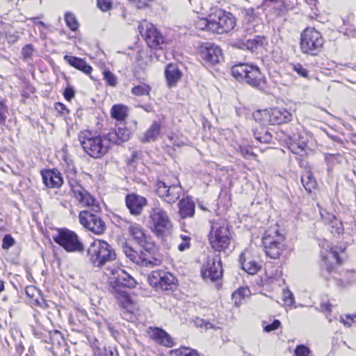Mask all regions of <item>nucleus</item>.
Listing matches in <instances>:
<instances>
[{"label":"nucleus","instance_id":"52","mask_svg":"<svg viewBox=\"0 0 356 356\" xmlns=\"http://www.w3.org/2000/svg\"><path fill=\"white\" fill-rule=\"evenodd\" d=\"M137 8H144L151 0H129Z\"/></svg>","mask_w":356,"mask_h":356},{"label":"nucleus","instance_id":"27","mask_svg":"<svg viewBox=\"0 0 356 356\" xmlns=\"http://www.w3.org/2000/svg\"><path fill=\"white\" fill-rule=\"evenodd\" d=\"M178 207L179 215L182 218H191L195 214V204L189 197L181 199L178 203Z\"/></svg>","mask_w":356,"mask_h":356},{"label":"nucleus","instance_id":"56","mask_svg":"<svg viewBox=\"0 0 356 356\" xmlns=\"http://www.w3.org/2000/svg\"><path fill=\"white\" fill-rule=\"evenodd\" d=\"M190 247H191V243L184 242L183 241H181V242L178 244L177 248L179 251L184 252L186 250L189 249Z\"/></svg>","mask_w":356,"mask_h":356},{"label":"nucleus","instance_id":"58","mask_svg":"<svg viewBox=\"0 0 356 356\" xmlns=\"http://www.w3.org/2000/svg\"><path fill=\"white\" fill-rule=\"evenodd\" d=\"M241 154L245 159H250L252 156H254V154L248 149H242Z\"/></svg>","mask_w":356,"mask_h":356},{"label":"nucleus","instance_id":"40","mask_svg":"<svg viewBox=\"0 0 356 356\" xmlns=\"http://www.w3.org/2000/svg\"><path fill=\"white\" fill-rule=\"evenodd\" d=\"M196 29L202 31H211V14L209 18H199L195 22Z\"/></svg>","mask_w":356,"mask_h":356},{"label":"nucleus","instance_id":"44","mask_svg":"<svg viewBox=\"0 0 356 356\" xmlns=\"http://www.w3.org/2000/svg\"><path fill=\"white\" fill-rule=\"evenodd\" d=\"M35 53L33 46L31 44H26L22 49V55L26 60H32Z\"/></svg>","mask_w":356,"mask_h":356},{"label":"nucleus","instance_id":"46","mask_svg":"<svg viewBox=\"0 0 356 356\" xmlns=\"http://www.w3.org/2000/svg\"><path fill=\"white\" fill-rule=\"evenodd\" d=\"M311 351L309 348L305 345H298L294 350L295 356H309Z\"/></svg>","mask_w":356,"mask_h":356},{"label":"nucleus","instance_id":"25","mask_svg":"<svg viewBox=\"0 0 356 356\" xmlns=\"http://www.w3.org/2000/svg\"><path fill=\"white\" fill-rule=\"evenodd\" d=\"M149 334L152 339L162 346L172 347L174 345V341L171 337L160 328L149 327Z\"/></svg>","mask_w":356,"mask_h":356},{"label":"nucleus","instance_id":"10","mask_svg":"<svg viewBox=\"0 0 356 356\" xmlns=\"http://www.w3.org/2000/svg\"><path fill=\"white\" fill-rule=\"evenodd\" d=\"M283 241L284 236L278 232L277 227L266 231L263 237L266 254L270 258H277L281 253Z\"/></svg>","mask_w":356,"mask_h":356},{"label":"nucleus","instance_id":"8","mask_svg":"<svg viewBox=\"0 0 356 356\" xmlns=\"http://www.w3.org/2000/svg\"><path fill=\"white\" fill-rule=\"evenodd\" d=\"M53 239L67 252H81L84 250L83 245L77 234L70 229H60L53 236Z\"/></svg>","mask_w":356,"mask_h":356},{"label":"nucleus","instance_id":"62","mask_svg":"<svg viewBox=\"0 0 356 356\" xmlns=\"http://www.w3.org/2000/svg\"><path fill=\"white\" fill-rule=\"evenodd\" d=\"M26 88H27V90L29 93H33L35 92V88L33 86H32L31 85H27Z\"/></svg>","mask_w":356,"mask_h":356},{"label":"nucleus","instance_id":"24","mask_svg":"<svg viewBox=\"0 0 356 356\" xmlns=\"http://www.w3.org/2000/svg\"><path fill=\"white\" fill-rule=\"evenodd\" d=\"M125 202L131 214L134 216L140 215L147 204L146 198L135 193L127 195Z\"/></svg>","mask_w":356,"mask_h":356},{"label":"nucleus","instance_id":"50","mask_svg":"<svg viewBox=\"0 0 356 356\" xmlns=\"http://www.w3.org/2000/svg\"><path fill=\"white\" fill-rule=\"evenodd\" d=\"M293 70L296 72L300 76L304 78L308 77V71L302 67L300 63L293 65Z\"/></svg>","mask_w":356,"mask_h":356},{"label":"nucleus","instance_id":"36","mask_svg":"<svg viewBox=\"0 0 356 356\" xmlns=\"http://www.w3.org/2000/svg\"><path fill=\"white\" fill-rule=\"evenodd\" d=\"M240 263L242 268L250 275L255 274L260 269V266L255 261L249 260L247 261L244 258V254L240 255Z\"/></svg>","mask_w":356,"mask_h":356},{"label":"nucleus","instance_id":"60","mask_svg":"<svg viewBox=\"0 0 356 356\" xmlns=\"http://www.w3.org/2000/svg\"><path fill=\"white\" fill-rule=\"evenodd\" d=\"M31 20L33 21L35 24H38L39 26H42L43 28L46 27V25H45V24L44 22H42L41 21H39V17L31 18Z\"/></svg>","mask_w":356,"mask_h":356},{"label":"nucleus","instance_id":"14","mask_svg":"<svg viewBox=\"0 0 356 356\" xmlns=\"http://www.w3.org/2000/svg\"><path fill=\"white\" fill-rule=\"evenodd\" d=\"M105 275L113 282L117 286L133 288L136 286V280L123 269L115 265L108 266L106 268Z\"/></svg>","mask_w":356,"mask_h":356},{"label":"nucleus","instance_id":"45","mask_svg":"<svg viewBox=\"0 0 356 356\" xmlns=\"http://www.w3.org/2000/svg\"><path fill=\"white\" fill-rule=\"evenodd\" d=\"M282 300L286 306H291L294 303V297L293 293L287 289L282 291Z\"/></svg>","mask_w":356,"mask_h":356},{"label":"nucleus","instance_id":"5","mask_svg":"<svg viewBox=\"0 0 356 356\" xmlns=\"http://www.w3.org/2000/svg\"><path fill=\"white\" fill-rule=\"evenodd\" d=\"M321 33L314 28L305 29L300 35V49L303 54L316 55L323 44Z\"/></svg>","mask_w":356,"mask_h":356},{"label":"nucleus","instance_id":"22","mask_svg":"<svg viewBox=\"0 0 356 356\" xmlns=\"http://www.w3.org/2000/svg\"><path fill=\"white\" fill-rule=\"evenodd\" d=\"M129 235L145 250H149L152 245L151 238L148 236L142 227L136 223L131 224L128 228Z\"/></svg>","mask_w":356,"mask_h":356},{"label":"nucleus","instance_id":"9","mask_svg":"<svg viewBox=\"0 0 356 356\" xmlns=\"http://www.w3.org/2000/svg\"><path fill=\"white\" fill-rule=\"evenodd\" d=\"M236 26L234 16L221 9L211 13V32L223 34L231 31Z\"/></svg>","mask_w":356,"mask_h":356},{"label":"nucleus","instance_id":"28","mask_svg":"<svg viewBox=\"0 0 356 356\" xmlns=\"http://www.w3.org/2000/svg\"><path fill=\"white\" fill-rule=\"evenodd\" d=\"M64 60L71 66L83 72L86 74L89 75L92 70V67L88 65L86 60L78 57L66 55L64 56Z\"/></svg>","mask_w":356,"mask_h":356},{"label":"nucleus","instance_id":"20","mask_svg":"<svg viewBox=\"0 0 356 356\" xmlns=\"http://www.w3.org/2000/svg\"><path fill=\"white\" fill-rule=\"evenodd\" d=\"M319 246L322 249L321 256L325 266L327 270H330L332 268L334 264L339 263L338 253L332 249L330 243L325 239L319 243Z\"/></svg>","mask_w":356,"mask_h":356},{"label":"nucleus","instance_id":"43","mask_svg":"<svg viewBox=\"0 0 356 356\" xmlns=\"http://www.w3.org/2000/svg\"><path fill=\"white\" fill-rule=\"evenodd\" d=\"M172 353L177 356H199L196 350L186 347H181L172 350Z\"/></svg>","mask_w":356,"mask_h":356},{"label":"nucleus","instance_id":"51","mask_svg":"<svg viewBox=\"0 0 356 356\" xmlns=\"http://www.w3.org/2000/svg\"><path fill=\"white\" fill-rule=\"evenodd\" d=\"M8 109L2 103L0 104V124H4L7 118Z\"/></svg>","mask_w":356,"mask_h":356},{"label":"nucleus","instance_id":"11","mask_svg":"<svg viewBox=\"0 0 356 356\" xmlns=\"http://www.w3.org/2000/svg\"><path fill=\"white\" fill-rule=\"evenodd\" d=\"M123 252L127 258L138 266L145 268H153L159 266L161 261L151 255L149 250L140 251V253L134 250L127 244L123 246Z\"/></svg>","mask_w":356,"mask_h":356},{"label":"nucleus","instance_id":"26","mask_svg":"<svg viewBox=\"0 0 356 356\" xmlns=\"http://www.w3.org/2000/svg\"><path fill=\"white\" fill-rule=\"evenodd\" d=\"M111 145L121 144L127 141L131 136V131L124 126L119 127L115 131L106 134Z\"/></svg>","mask_w":356,"mask_h":356},{"label":"nucleus","instance_id":"33","mask_svg":"<svg viewBox=\"0 0 356 356\" xmlns=\"http://www.w3.org/2000/svg\"><path fill=\"white\" fill-rule=\"evenodd\" d=\"M254 138L261 143H270L272 140V136L268 130L264 127L254 128L252 130Z\"/></svg>","mask_w":356,"mask_h":356},{"label":"nucleus","instance_id":"49","mask_svg":"<svg viewBox=\"0 0 356 356\" xmlns=\"http://www.w3.org/2000/svg\"><path fill=\"white\" fill-rule=\"evenodd\" d=\"M15 244V239L10 234H6L3 238L2 248L8 250Z\"/></svg>","mask_w":356,"mask_h":356},{"label":"nucleus","instance_id":"18","mask_svg":"<svg viewBox=\"0 0 356 356\" xmlns=\"http://www.w3.org/2000/svg\"><path fill=\"white\" fill-rule=\"evenodd\" d=\"M73 196L78 201L81 207H88L93 212L98 213L101 211V208L97 200L81 185L75 186L71 190Z\"/></svg>","mask_w":356,"mask_h":356},{"label":"nucleus","instance_id":"32","mask_svg":"<svg viewBox=\"0 0 356 356\" xmlns=\"http://www.w3.org/2000/svg\"><path fill=\"white\" fill-rule=\"evenodd\" d=\"M128 107L123 104L114 105L111 109V115L118 121H124L128 115Z\"/></svg>","mask_w":356,"mask_h":356},{"label":"nucleus","instance_id":"59","mask_svg":"<svg viewBox=\"0 0 356 356\" xmlns=\"http://www.w3.org/2000/svg\"><path fill=\"white\" fill-rule=\"evenodd\" d=\"M179 239L181 241H183L184 242H188L191 243V237L189 234H180L179 235Z\"/></svg>","mask_w":356,"mask_h":356},{"label":"nucleus","instance_id":"23","mask_svg":"<svg viewBox=\"0 0 356 356\" xmlns=\"http://www.w3.org/2000/svg\"><path fill=\"white\" fill-rule=\"evenodd\" d=\"M43 183L51 188H58L63 184L62 174L57 169H47L41 171Z\"/></svg>","mask_w":356,"mask_h":356},{"label":"nucleus","instance_id":"53","mask_svg":"<svg viewBox=\"0 0 356 356\" xmlns=\"http://www.w3.org/2000/svg\"><path fill=\"white\" fill-rule=\"evenodd\" d=\"M346 318V321L341 318V322L343 323L345 326L350 327L351 323H353L356 318V314L347 315Z\"/></svg>","mask_w":356,"mask_h":356},{"label":"nucleus","instance_id":"57","mask_svg":"<svg viewBox=\"0 0 356 356\" xmlns=\"http://www.w3.org/2000/svg\"><path fill=\"white\" fill-rule=\"evenodd\" d=\"M321 215L325 223L332 222L333 220H335V216L333 214L327 213H326V216H324V214L321 212Z\"/></svg>","mask_w":356,"mask_h":356},{"label":"nucleus","instance_id":"19","mask_svg":"<svg viewBox=\"0 0 356 356\" xmlns=\"http://www.w3.org/2000/svg\"><path fill=\"white\" fill-rule=\"evenodd\" d=\"M202 277L212 281L218 280L222 275L221 259L219 255L208 258L201 270Z\"/></svg>","mask_w":356,"mask_h":356},{"label":"nucleus","instance_id":"13","mask_svg":"<svg viewBox=\"0 0 356 356\" xmlns=\"http://www.w3.org/2000/svg\"><path fill=\"white\" fill-rule=\"evenodd\" d=\"M79 219L83 227L95 234L101 235L106 230V224L102 218L88 211H81Z\"/></svg>","mask_w":356,"mask_h":356},{"label":"nucleus","instance_id":"47","mask_svg":"<svg viewBox=\"0 0 356 356\" xmlns=\"http://www.w3.org/2000/svg\"><path fill=\"white\" fill-rule=\"evenodd\" d=\"M262 325L264 332H270L277 330L280 327L281 323L279 320H275L272 323L268 325H265V322H263Z\"/></svg>","mask_w":356,"mask_h":356},{"label":"nucleus","instance_id":"31","mask_svg":"<svg viewBox=\"0 0 356 356\" xmlns=\"http://www.w3.org/2000/svg\"><path fill=\"white\" fill-rule=\"evenodd\" d=\"M66 163L67 166L65 170L66 178L71 190H72L75 188V186H79L81 184L77 181V172L75 166L73 165V163H69L67 161Z\"/></svg>","mask_w":356,"mask_h":356},{"label":"nucleus","instance_id":"6","mask_svg":"<svg viewBox=\"0 0 356 356\" xmlns=\"http://www.w3.org/2000/svg\"><path fill=\"white\" fill-rule=\"evenodd\" d=\"M149 227L157 236H161L172 228L171 220L167 212L159 204L149 211Z\"/></svg>","mask_w":356,"mask_h":356},{"label":"nucleus","instance_id":"12","mask_svg":"<svg viewBox=\"0 0 356 356\" xmlns=\"http://www.w3.org/2000/svg\"><path fill=\"white\" fill-rule=\"evenodd\" d=\"M138 30L148 47L152 49L161 48L164 43V38L152 24L143 21L140 23Z\"/></svg>","mask_w":356,"mask_h":356},{"label":"nucleus","instance_id":"7","mask_svg":"<svg viewBox=\"0 0 356 356\" xmlns=\"http://www.w3.org/2000/svg\"><path fill=\"white\" fill-rule=\"evenodd\" d=\"M173 182H170L168 178L158 180L156 184V193L163 201L168 204L175 203L179 197L182 188L176 177Z\"/></svg>","mask_w":356,"mask_h":356},{"label":"nucleus","instance_id":"3","mask_svg":"<svg viewBox=\"0 0 356 356\" xmlns=\"http://www.w3.org/2000/svg\"><path fill=\"white\" fill-rule=\"evenodd\" d=\"M232 74L238 80H243L250 86L264 91L266 81L257 65L238 63L232 67Z\"/></svg>","mask_w":356,"mask_h":356},{"label":"nucleus","instance_id":"61","mask_svg":"<svg viewBox=\"0 0 356 356\" xmlns=\"http://www.w3.org/2000/svg\"><path fill=\"white\" fill-rule=\"evenodd\" d=\"M175 136L173 135H168V140L172 143L174 145H179V144L177 143V141L175 140Z\"/></svg>","mask_w":356,"mask_h":356},{"label":"nucleus","instance_id":"4","mask_svg":"<svg viewBox=\"0 0 356 356\" xmlns=\"http://www.w3.org/2000/svg\"><path fill=\"white\" fill-rule=\"evenodd\" d=\"M211 223L209 241L211 248L218 252L225 250L229 247L232 238L227 222L220 218Z\"/></svg>","mask_w":356,"mask_h":356},{"label":"nucleus","instance_id":"37","mask_svg":"<svg viewBox=\"0 0 356 356\" xmlns=\"http://www.w3.org/2000/svg\"><path fill=\"white\" fill-rule=\"evenodd\" d=\"M250 294V291L247 287L238 289L232 293V299L234 301V304L237 306L241 305L245 299L249 297Z\"/></svg>","mask_w":356,"mask_h":356},{"label":"nucleus","instance_id":"34","mask_svg":"<svg viewBox=\"0 0 356 356\" xmlns=\"http://www.w3.org/2000/svg\"><path fill=\"white\" fill-rule=\"evenodd\" d=\"M160 129V124L156 122H154L149 128L145 131L142 141L143 143L155 141L159 135Z\"/></svg>","mask_w":356,"mask_h":356},{"label":"nucleus","instance_id":"54","mask_svg":"<svg viewBox=\"0 0 356 356\" xmlns=\"http://www.w3.org/2000/svg\"><path fill=\"white\" fill-rule=\"evenodd\" d=\"M55 109L61 114H67L69 113V110L65 105L60 102L55 104Z\"/></svg>","mask_w":356,"mask_h":356},{"label":"nucleus","instance_id":"63","mask_svg":"<svg viewBox=\"0 0 356 356\" xmlns=\"http://www.w3.org/2000/svg\"><path fill=\"white\" fill-rule=\"evenodd\" d=\"M5 289L4 282L2 280H0V292L3 291Z\"/></svg>","mask_w":356,"mask_h":356},{"label":"nucleus","instance_id":"15","mask_svg":"<svg viewBox=\"0 0 356 356\" xmlns=\"http://www.w3.org/2000/svg\"><path fill=\"white\" fill-rule=\"evenodd\" d=\"M257 115L263 118V123L270 124L287 123L291 120V114L285 108H274L269 110L258 111Z\"/></svg>","mask_w":356,"mask_h":356},{"label":"nucleus","instance_id":"64","mask_svg":"<svg viewBox=\"0 0 356 356\" xmlns=\"http://www.w3.org/2000/svg\"><path fill=\"white\" fill-rule=\"evenodd\" d=\"M22 97H24L25 98H27L29 95L26 92H23L22 93Z\"/></svg>","mask_w":356,"mask_h":356},{"label":"nucleus","instance_id":"29","mask_svg":"<svg viewBox=\"0 0 356 356\" xmlns=\"http://www.w3.org/2000/svg\"><path fill=\"white\" fill-rule=\"evenodd\" d=\"M289 148L293 154L302 155L307 151V143L303 137L294 136L289 143Z\"/></svg>","mask_w":356,"mask_h":356},{"label":"nucleus","instance_id":"30","mask_svg":"<svg viewBox=\"0 0 356 356\" xmlns=\"http://www.w3.org/2000/svg\"><path fill=\"white\" fill-rule=\"evenodd\" d=\"M165 76L168 86L171 87L181 79V72L176 65L169 64L166 67Z\"/></svg>","mask_w":356,"mask_h":356},{"label":"nucleus","instance_id":"21","mask_svg":"<svg viewBox=\"0 0 356 356\" xmlns=\"http://www.w3.org/2000/svg\"><path fill=\"white\" fill-rule=\"evenodd\" d=\"M200 56L206 63L211 65L220 63L223 58L221 49L216 44L209 43L202 47Z\"/></svg>","mask_w":356,"mask_h":356},{"label":"nucleus","instance_id":"35","mask_svg":"<svg viewBox=\"0 0 356 356\" xmlns=\"http://www.w3.org/2000/svg\"><path fill=\"white\" fill-rule=\"evenodd\" d=\"M301 182L308 193L316 188L317 183L311 171L307 170L301 177Z\"/></svg>","mask_w":356,"mask_h":356},{"label":"nucleus","instance_id":"48","mask_svg":"<svg viewBox=\"0 0 356 356\" xmlns=\"http://www.w3.org/2000/svg\"><path fill=\"white\" fill-rule=\"evenodd\" d=\"M98 8L104 11H108L112 8L113 1L112 0H97Z\"/></svg>","mask_w":356,"mask_h":356},{"label":"nucleus","instance_id":"41","mask_svg":"<svg viewBox=\"0 0 356 356\" xmlns=\"http://www.w3.org/2000/svg\"><path fill=\"white\" fill-rule=\"evenodd\" d=\"M103 79L105 81L106 85L111 87L115 88L118 83L116 75L107 70H105L103 72Z\"/></svg>","mask_w":356,"mask_h":356},{"label":"nucleus","instance_id":"2","mask_svg":"<svg viewBox=\"0 0 356 356\" xmlns=\"http://www.w3.org/2000/svg\"><path fill=\"white\" fill-rule=\"evenodd\" d=\"M87 257L90 264L95 268H103L105 273L108 266H113L116 260V253L113 247L106 241L95 240L88 247Z\"/></svg>","mask_w":356,"mask_h":356},{"label":"nucleus","instance_id":"39","mask_svg":"<svg viewBox=\"0 0 356 356\" xmlns=\"http://www.w3.org/2000/svg\"><path fill=\"white\" fill-rule=\"evenodd\" d=\"M151 90L152 88L149 85L145 83H140L138 85L134 86L131 92L134 96H147L149 95Z\"/></svg>","mask_w":356,"mask_h":356},{"label":"nucleus","instance_id":"1","mask_svg":"<svg viewBox=\"0 0 356 356\" xmlns=\"http://www.w3.org/2000/svg\"><path fill=\"white\" fill-rule=\"evenodd\" d=\"M83 151L93 159H102L111 149V143L106 134H98L89 130L81 131L78 136Z\"/></svg>","mask_w":356,"mask_h":356},{"label":"nucleus","instance_id":"55","mask_svg":"<svg viewBox=\"0 0 356 356\" xmlns=\"http://www.w3.org/2000/svg\"><path fill=\"white\" fill-rule=\"evenodd\" d=\"M63 95L66 100L70 101L74 97V90L71 87L65 88Z\"/></svg>","mask_w":356,"mask_h":356},{"label":"nucleus","instance_id":"38","mask_svg":"<svg viewBox=\"0 0 356 356\" xmlns=\"http://www.w3.org/2000/svg\"><path fill=\"white\" fill-rule=\"evenodd\" d=\"M265 42L266 38L264 37L257 35L247 40L244 45L248 49L254 51L255 49L262 47Z\"/></svg>","mask_w":356,"mask_h":356},{"label":"nucleus","instance_id":"42","mask_svg":"<svg viewBox=\"0 0 356 356\" xmlns=\"http://www.w3.org/2000/svg\"><path fill=\"white\" fill-rule=\"evenodd\" d=\"M65 20L67 26L70 30L75 31L78 29L79 24L74 14L70 12L66 13L65 15Z\"/></svg>","mask_w":356,"mask_h":356},{"label":"nucleus","instance_id":"16","mask_svg":"<svg viewBox=\"0 0 356 356\" xmlns=\"http://www.w3.org/2000/svg\"><path fill=\"white\" fill-rule=\"evenodd\" d=\"M117 299L122 308L121 315L122 318L128 321H135L139 311L138 304L124 292L120 293Z\"/></svg>","mask_w":356,"mask_h":356},{"label":"nucleus","instance_id":"17","mask_svg":"<svg viewBox=\"0 0 356 356\" xmlns=\"http://www.w3.org/2000/svg\"><path fill=\"white\" fill-rule=\"evenodd\" d=\"M148 282L151 286L156 289L168 290L175 284L176 278L168 272L155 270L148 276Z\"/></svg>","mask_w":356,"mask_h":356}]
</instances>
